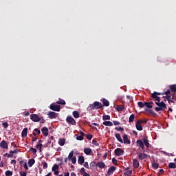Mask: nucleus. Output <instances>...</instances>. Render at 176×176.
<instances>
[{
	"label": "nucleus",
	"instance_id": "28",
	"mask_svg": "<svg viewBox=\"0 0 176 176\" xmlns=\"http://www.w3.org/2000/svg\"><path fill=\"white\" fill-rule=\"evenodd\" d=\"M72 115L74 118H75V119H78L80 116L79 112H78L77 111H74Z\"/></svg>",
	"mask_w": 176,
	"mask_h": 176
},
{
	"label": "nucleus",
	"instance_id": "35",
	"mask_svg": "<svg viewBox=\"0 0 176 176\" xmlns=\"http://www.w3.org/2000/svg\"><path fill=\"white\" fill-rule=\"evenodd\" d=\"M36 148L40 151V152H42V148H43V144H38L36 146Z\"/></svg>",
	"mask_w": 176,
	"mask_h": 176
},
{
	"label": "nucleus",
	"instance_id": "16",
	"mask_svg": "<svg viewBox=\"0 0 176 176\" xmlns=\"http://www.w3.org/2000/svg\"><path fill=\"white\" fill-rule=\"evenodd\" d=\"M28 134V129H27V128L23 129L21 132L22 138H25V137H27Z\"/></svg>",
	"mask_w": 176,
	"mask_h": 176
},
{
	"label": "nucleus",
	"instance_id": "59",
	"mask_svg": "<svg viewBox=\"0 0 176 176\" xmlns=\"http://www.w3.org/2000/svg\"><path fill=\"white\" fill-rule=\"evenodd\" d=\"M34 131H36V133H37L38 135H39V134H41V130H39L37 128L34 129Z\"/></svg>",
	"mask_w": 176,
	"mask_h": 176
},
{
	"label": "nucleus",
	"instance_id": "38",
	"mask_svg": "<svg viewBox=\"0 0 176 176\" xmlns=\"http://www.w3.org/2000/svg\"><path fill=\"white\" fill-rule=\"evenodd\" d=\"M58 168H59V166L57 165V164H55L52 166V171H56V170H58Z\"/></svg>",
	"mask_w": 176,
	"mask_h": 176
},
{
	"label": "nucleus",
	"instance_id": "32",
	"mask_svg": "<svg viewBox=\"0 0 176 176\" xmlns=\"http://www.w3.org/2000/svg\"><path fill=\"white\" fill-rule=\"evenodd\" d=\"M134 119H135V116L134 114H131L129 119V122L131 123L132 122H134Z\"/></svg>",
	"mask_w": 176,
	"mask_h": 176
},
{
	"label": "nucleus",
	"instance_id": "64",
	"mask_svg": "<svg viewBox=\"0 0 176 176\" xmlns=\"http://www.w3.org/2000/svg\"><path fill=\"white\" fill-rule=\"evenodd\" d=\"M171 93V89H168L166 92L165 94L166 96H168Z\"/></svg>",
	"mask_w": 176,
	"mask_h": 176
},
{
	"label": "nucleus",
	"instance_id": "54",
	"mask_svg": "<svg viewBox=\"0 0 176 176\" xmlns=\"http://www.w3.org/2000/svg\"><path fill=\"white\" fill-rule=\"evenodd\" d=\"M113 123L114 126H119L120 124V122L116 120L113 121Z\"/></svg>",
	"mask_w": 176,
	"mask_h": 176
},
{
	"label": "nucleus",
	"instance_id": "34",
	"mask_svg": "<svg viewBox=\"0 0 176 176\" xmlns=\"http://www.w3.org/2000/svg\"><path fill=\"white\" fill-rule=\"evenodd\" d=\"M116 109H117L118 112H122V111H123V109H124V107H123L122 105H119V106H117Z\"/></svg>",
	"mask_w": 176,
	"mask_h": 176
},
{
	"label": "nucleus",
	"instance_id": "22",
	"mask_svg": "<svg viewBox=\"0 0 176 176\" xmlns=\"http://www.w3.org/2000/svg\"><path fill=\"white\" fill-rule=\"evenodd\" d=\"M78 164H80V165L83 164V163H85V157L80 156L78 160Z\"/></svg>",
	"mask_w": 176,
	"mask_h": 176
},
{
	"label": "nucleus",
	"instance_id": "21",
	"mask_svg": "<svg viewBox=\"0 0 176 176\" xmlns=\"http://www.w3.org/2000/svg\"><path fill=\"white\" fill-rule=\"evenodd\" d=\"M144 146L145 145L147 148H149V142L148 141V138H144L143 140Z\"/></svg>",
	"mask_w": 176,
	"mask_h": 176
},
{
	"label": "nucleus",
	"instance_id": "60",
	"mask_svg": "<svg viewBox=\"0 0 176 176\" xmlns=\"http://www.w3.org/2000/svg\"><path fill=\"white\" fill-rule=\"evenodd\" d=\"M43 170H46V168H47V164L46 162H44L43 165Z\"/></svg>",
	"mask_w": 176,
	"mask_h": 176
},
{
	"label": "nucleus",
	"instance_id": "63",
	"mask_svg": "<svg viewBox=\"0 0 176 176\" xmlns=\"http://www.w3.org/2000/svg\"><path fill=\"white\" fill-rule=\"evenodd\" d=\"M112 162L113 164H118V160L116 158H113Z\"/></svg>",
	"mask_w": 176,
	"mask_h": 176
},
{
	"label": "nucleus",
	"instance_id": "31",
	"mask_svg": "<svg viewBox=\"0 0 176 176\" xmlns=\"http://www.w3.org/2000/svg\"><path fill=\"white\" fill-rule=\"evenodd\" d=\"M168 168H176V164L174 162H170L168 166Z\"/></svg>",
	"mask_w": 176,
	"mask_h": 176
},
{
	"label": "nucleus",
	"instance_id": "52",
	"mask_svg": "<svg viewBox=\"0 0 176 176\" xmlns=\"http://www.w3.org/2000/svg\"><path fill=\"white\" fill-rule=\"evenodd\" d=\"M92 144H94V145H95V146H98V142H97V140H92Z\"/></svg>",
	"mask_w": 176,
	"mask_h": 176
},
{
	"label": "nucleus",
	"instance_id": "2",
	"mask_svg": "<svg viewBox=\"0 0 176 176\" xmlns=\"http://www.w3.org/2000/svg\"><path fill=\"white\" fill-rule=\"evenodd\" d=\"M68 160L72 161V163L73 164H75L76 163V157H74V151H72L69 155H68Z\"/></svg>",
	"mask_w": 176,
	"mask_h": 176
},
{
	"label": "nucleus",
	"instance_id": "6",
	"mask_svg": "<svg viewBox=\"0 0 176 176\" xmlns=\"http://www.w3.org/2000/svg\"><path fill=\"white\" fill-rule=\"evenodd\" d=\"M116 170V167L115 166H111L107 171V173L106 174V176H110L112 175V174H113V173H115Z\"/></svg>",
	"mask_w": 176,
	"mask_h": 176
},
{
	"label": "nucleus",
	"instance_id": "18",
	"mask_svg": "<svg viewBox=\"0 0 176 176\" xmlns=\"http://www.w3.org/2000/svg\"><path fill=\"white\" fill-rule=\"evenodd\" d=\"M133 166L134 168H138L140 167V162H138V160L134 159L133 161Z\"/></svg>",
	"mask_w": 176,
	"mask_h": 176
},
{
	"label": "nucleus",
	"instance_id": "20",
	"mask_svg": "<svg viewBox=\"0 0 176 176\" xmlns=\"http://www.w3.org/2000/svg\"><path fill=\"white\" fill-rule=\"evenodd\" d=\"M115 137L118 140V141H119V142H121V144H123V140L122 139V137L120 136V133H116Z\"/></svg>",
	"mask_w": 176,
	"mask_h": 176
},
{
	"label": "nucleus",
	"instance_id": "48",
	"mask_svg": "<svg viewBox=\"0 0 176 176\" xmlns=\"http://www.w3.org/2000/svg\"><path fill=\"white\" fill-rule=\"evenodd\" d=\"M144 105L146 107V108H152V105L150 104L149 102H144Z\"/></svg>",
	"mask_w": 176,
	"mask_h": 176
},
{
	"label": "nucleus",
	"instance_id": "44",
	"mask_svg": "<svg viewBox=\"0 0 176 176\" xmlns=\"http://www.w3.org/2000/svg\"><path fill=\"white\" fill-rule=\"evenodd\" d=\"M4 157H13V154L5 153L3 155Z\"/></svg>",
	"mask_w": 176,
	"mask_h": 176
},
{
	"label": "nucleus",
	"instance_id": "45",
	"mask_svg": "<svg viewBox=\"0 0 176 176\" xmlns=\"http://www.w3.org/2000/svg\"><path fill=\"white\" fill-rule=\"evenodd\" d=\"M155 111H156V112H159L160 111H164V110L161 107H155Z\"/></svg>",
	"mask_w": 176,
	"mask_h": 176
},
{
	"label": "nucleus",
	"instance_id": "41",
	"mask_svg": "<svg viewBox=\"0 0 176 176\" xmlns=\"http://www.w3.org/2000/svg\"><path fill=\"white\" fill-rule=\"evenodd\" d=\"M138 105L140 107V108H144V107H145V103L142 102H138Z\"/></svg>",
	"mask_w": 176,
	"mask_h": 176
},
{
	"label": "nucleus",
	"instance_id": "25",
	"mask_svg": "<svg viewBox=\"0 0 176 176\" xmlns=\"http://www.w3.org/2000/svg\"><path fill=\"white\" fill-rule=\"evenodd\" d=\"M152 167L154 170H157V168H159V164H157V162L153 161L152 162Z\"/></svg>",
	"mask_w": 176,
	"mask_h": 176
},
{
	"label": "nucleus",
	"instance_id": "3",
	"mask_svg": "<svg viewBox=\"0 0 176 176\" xmlns=\"http://www.w3.org/2000/svg\"><path fill=\"white\" fill-rule=\"evenodd\" d=\"M50 109L52 111H55L56 112H60L61 108L60 107V105L58 104H51L50 106Z\"/></svg>",
	"mask_w": 176,
	"mask_h": 176
},
{
	"label": "nucleus",
	"instance_id": "58",
	"mask_svg": "<svg viewBox=\"0 0 176 176\" xmlns=\"http://www.w3.org/2000/svg\"><path fill=\"white\" fill-rule=\"evenodd\" d=\"M30 151H32V153H36L37 151L36 148L32 147L30 148Z\"/></svg>",
	"mask_w": 176,
	"mask_h": 176
},
{
	"label": "nucleus",
	"instance_id": "5",
	"mask_svg": "<svg viewBox=\"0 0 176 176\" xmlns=\"http://www.w3.org/2000/svg\"><path fill=\"white\" fill-rule=\"evenodd\" d=\"M114 153L116 156H122L123 153H124V151L121 148H117L114 151Z\"/></svg>",
	"mask_w": 176,
	"mask_h": 176
},
{
	"label": "nucleus",
	"instance_id": "37",
	"mask_svg": "<svg viewBox=\"0 0 176 176\" xmlns=\"http://www.w3.org/2000/svg\"><path fill=\"white\" fill-rule=\"evenodd\" d=\"M103 120H111V116L109 115H104L102 116Z\"/></svg>",
	"mask_w": 176,
	"mask_h": 176
},
{
	"label": "nucleus",
	"instance_id": "46",
	"mask_svg": "<svg viewBox=\"0 0 176 176\" xmlns=\"http://www.w3.org/2000/svg\"><path fill=\"white\" fill-rule=\"evenodd\" d=\"M80 173L82 175H84L85 173H86V170H85V168H81L80 170Z\"/></svg>",
	"mask_w": 176,
	"mask_h": 176
},
{
	"label": "nucleus",
	"instance_id": "15",
	"mask_svg": "<svg viewBox=\"0 0 176 176\" xmlns=\"http://www.w3.org/2000/svg\"><path fill=\"white\" fill-rule=\"evenodd\" d=\"M0 146L1 148H3V149H8V142H6L5 140H3L0 142Z\"/></svg>",
	"mask_w": 176,
	"mask_h": 176
},
{
	"label": "nucleus",
	"instance_id": "43",
	"mask_svg": "<svg viewBox=\"0 0 176 176\" xmlns=\"http://www.w3.org/2000/svg\"><path fill=\"white\" fill-rule=\"evenodd\" d=\"M115 130H117V131H124V129H123V127H122V126L116 127Z\"/></svg>",
	"mask_w": 176,
	"mask_h": 176
},
{
	"label": "nucleus",
	"instance_id": "19",
	"mask_svg": "<svg viewBox=\"0 0 176 176\" xmlns=\"http://www.w3.org/2000/svg\"><path fill=\"white\" fill-rule=\"evenodd\" d=\"M100 101L102 102L103 105L104 107H109V101H108V100L102 98Z\"/></svg>",
	"mask_w": 176,
	"mask_h": 176
},
{
	"label": "nucleus",
	"instance_id": "24",
	"mask_svg": "<svg viewBox=\"0 0 176 176\" xmlns=\"http://www.w3.org/2000/svg\"><path fill=\"white\" fill-rule=\"evenodd\" d=\"M28 164L29 167L34 166V164H35V160L34 158L29 160Z\"/></svg>",
	"mask_w": 176,
	"mask_h": 176
},
{
	"label": "nucleus",
	"instance_id": "17",
	"mask_svg": "<svg viewBox=\"0 0 176 176\" xmlns=\"http://www.w3.org/2000/svg\"><path fill=\"white\" fill-rule=\"evenodd\" d=\"M48 116L50 119H56V118H57L56 113L54 111H50L48 113Z\"/></svg>",
	"mask_w": 176,
	"mask_h": 176
},
{
	"label": "nucleus",
	"instance_id": "61",
	"mask_svg": "<svg viewBox=\"0 0 176 176\" xmlns=\"http://www.w3.org/2000/svg\"><path fill=\"white\" fill-rule=\"evenodd\" d=\"M86 137L87 140H91V138H93V135L90 134L87 135Z\"/></svg>",
	"mask_w": 176,
	"mask_h": 176
},
{
	"label": "nucleus",
	"instance_id": "40",
	"mask_svg": "<svg viewBox=\"0 0 176 176\" xmlns=\"http://www.w3.org/2000/svg\"><path fill=\"white\" fill-rule=\"evenodd\" d=\"M6 176H12V175H13V172L11 170H6Z\"/></svg>",
	"mask_w": 176,
	"mask_h": 176
},
{
	"label": "nucleus",
	"instance_id": "62",
	"mask_svg": "<svg viewBox=\"0 0 176 176\" xmlns=\"http://www.w3.org/2000/svg\"><path fill=\"white\" fill-rule=\"evenodd\" d=\"M83 166L85 168H89V163L87 162H85Z\"/></svg>",
	"mask_w": 176,
	"mask_h": 176
},
{
	"label": "nucleus",
	"instance_id": "10",
	"mask_svg": "<svg viewBox=\"0 0 176 176\" xmlns=\"http://www.w3.org/2000/svg\"><path fill=\"white\" fill-rule=\"evenodd\" d=\"M151 100H154V101H157V102H160V97L157 96L156 94L154 92L151 94Z\"/></svg>",
	"mask_w": 176,
	"mask_h": 176
},
{
	"label": "nucleus",
	"instance_id": "23",
	"mask_svg": "<svg viewBox=\"0 0 176 176\" xmlns=\"http://www.w3.org/2000/svg\"><path fill=\"white\" fill-rule=\"evenodd\" d=\"M135 127L139 131H142L143 130L142 125H141V124H138V122L135 123Z\"/></svg>",
	"mask_w": 176,
	"mask_h": 176
},
{
	"label": "nucleus",
	"instance_id": "49",
	"mask_svg": "<svg viewBox=\"0 0 176 176\" xmlns=\"http://www.w3.org/2000/svg\"><path fill=\"white\" fill-rule=\"evenodd\" d=\"M2 125L4 129H8V127H9V124H8V122H3Z\"/></svg>",
	"mask_w": 176,
	"mask_h": 176
},
{
	"label": "nucleus",
	"instance_id": "50",
	"mask_svg": "<svg viewBox=\"0 0 176 176\" xmlns=\"http://www.w3.org/2000/svg\"><path fill=\"white\" fill-rule=\"evenodd\" d=\"M21 176H27V172L25 171H21L19 172Z\"/></svg>",
	"mask_w": 176,
	"mask_h": 176
},
{
	"label": "nucleus",
	"instance_id": "11",
	"mask_svg": "<svg viewBox=\"0 0 176 176\" xmlns=\"http://www.w3.org/2000/svg\"><path fill=\"white\" fill-rule=\"evenodd\" d=\"M138 157L139 160H144L148 157V155H146V153H140L138 155Z\"/></svg>",
	"mask_w": 176,
	"mask_h": 176
},
{
	"label": "nucleus",
	"instance_id": "47",
	"mask_svg": "<svg viewBox=\"0 0 176 176\" xmlns=\"http://www.w3.org/2000/svg\"><path fill=\"white\" fill-rule=\"evenodd\" d=\"M76 140H77L78 141H83V136H82V135H78V136L76 137Z\"/></svg>",
	"mask_w": 176,
	"mask_h": 176
},
{
	"label": "nucleus",
	"instance_id": "4",
	"mask_svg": "<svg viewBox=\"0 0 176 176\" xmlns=\"http://www.w3.org/2000/svg\"><path fill=\"white\" fill-rule=\"evenodd\" d=\"M30 119L32 120V122H41V117H38V116L36 114H31Z\"/></svg>",
	"mask_w": 176,
	"mask_h": 176
},
{
	"label": "nucleus",
	"instance_id": "14",
	"mask_svg": "<svg viewBox=\"0 0 176 176\" xmlns=\"http://www.w3.org/2000/svg\"><path fill=\"white\" fill-rule=\"evenodd\" d=\"M122 141H123L124 144H131V142H130V140H129V136L126 134L123 135Z\"/></svg>",
	"mask_w": 176,
	"mask_h": 176
},
{
	"label": "nucleus",
	"instance_id": "12",
	"mask_svg": "<svg viewBox=\"0 0 176 176\" xmlns=\"http://www.w3.org/2000/svg\"><path fill=\"white\" fill-rule=\"evenodd\" d=\"M84 153H85V155H87V156L91 155V153H93V151L91 150V148H84Z\"/></svg>",
	"mask_w": 176,
	"mask_h": 176
},
{
	"label": "nucleus",
	"instance_id": "42",
	"mask_svg": "<svg viewBox=\"0 0 176 176\" xmlns=\"http://www.w3.org/2000/svg\"><path fill=\"white\" fill-rule=\"evenodd\" d=\"M146 120H138L137 121L138 124H142L143 123H146Z\"/></svg>",
	"mask_w": 176,
	"mask_h": 176
},
{
	"label": "nucleus",
	"instance_id": "33",
	"mask_svg": "<svg viewBox=\"0 0 176 176\" xmlns=\"http://www.w3.org/2000/svg\"><path fill=\"white\" fill-rule=\"evenodd\" d=\"M131 174H133V170H129L124 173V176H131Z\"/></svg>",
	"mask_w": 176,
	"mask_h": 176
},
{
	"label": "nucleus",
	"instance_id": "29",
	"mask_svg": "<svg viewBox=\"0 0 176 176\" xmlns=\"http://www.w3.org/2000/svg\"><path fill=\"white\" fill-rule=\"evenodd\" d=\"M56 104H58L59 105H65L66 102L63 99H59V100L56 101Z\"/></svg>",
	"mask_w": 176,
	"mask_h": 176
},
{
	"label": "nucleus",
	"instance_id": "57",
	"mask_svg": "<svg viewBox=\"0 0 176 176\" xmlns=\"http://www.w3.org/2000/svg\"><path fill=\"white\" fill-rule=\"evenodd\" d=\"M96 166H97V164L94 162H92L90 163V166L91 167H96Z\"/></svg>",
	"mask_w": 176,
	"mask_h": 176
},
{
	"label": "nucleus",
	"instance_id": "8",
	"mask_svg": "<svg viewBox=\"0 0 176 176\" xmlns=\"http://www.w3.org/2000/svg\"><path fill=\"white\" fill-rule=\"evenodd\" d=\"M155 104L157 105V107H160L164 110L167 109V105L166 104V103H164V102H155Z\"/></svg>",
	"mask_w": 176,
	"mask_h": 176
},
{
	"label": "nucleus",
	"instance_id": "53",
	"mask_svg": "<svg viewBox=\"0 0 176 176\" xmlns=\"http://www.w3.org/2000/svg\"><path fill=\"white\" fill-rule=\"evenodd\" d=\"M162 174H164V170L160 169L159 173H157L158 176H160Z\"/></svg>",
	"mask_w": 176,
	"mask_h": 176
},
{
	"label": "nucleus",
	"instance_id": "30",
	"mask_svg": "<svg viewBox=\"0 0 176 176\" xmlns=\"http://www.w3.org/2000/svg\"><path fill=\"white\" fill-rule=\"evenodd\" d=\"M103 124L104 126H113V123H112V122L111 121H104L103 122Z\"/></svg>",
	"mask_w": 176,
	"mask_h": 176
},
{
	"label": "nucleus",
	"instance_id": "55",
	"mask_svg": "<svg viewBox=\"0 0 176 176\" xmlns=\"http://www.w3.org/2000/svg\"><path fill=\"white\" fill-rule=\"evenodd\" d=\"M88 108H89L90 109H96V108L94 107V104H90L88 107Z\"/></svg>",
	"mask_w": 176,
	"mask_h": 176
},
{
	"label": "nucleus",
	"instance_id": "56",
	"mask_svg": "<svg viewBox=\"0 0 176 176\" xmlns=\"http://www.w3.org/2000/svg\"><path fill=\"white\" fill-rule=\"evenodd\" d=\"M147 111H148V112L149 113H151V115H156V113H155V111H153V110H152V109H148Z\"/></svg>",
	"mask_w": 176,
	"mask_h": 176
},
{
	"label": "nucleus",
	"instance_id": "27",
	"mask_svg": "<svg viewBox=\"0 0 176 176\" xmlns=\"http://www.w3.org/2000/svg\"><path fill=\"white\" fill-rule=\"evenodd\" d=\"M58 144L60 146H64V145H65V139H59Z\"/></svg>",
	"mask_w": 176,
	"mask_h": 176
},
{
	"label": "nucleus",
	"instance_id": "7",
	"mask_svg": "<svg viewBox=\"0 0 176 176\" xmlns=\"http://www.w3.org/2000/svg\"><path fill=\"white\" fill-rule=\"evenodd\" d=\"M136 145H137V146H139V148H141V149H142V151H144V149H145V146L144 145V141H142L141 140H138L136 141Z\"/></svg>",
	"mask_w": 176,
	"mask_h": 176
},
{
	"label": "nucleus",
	"instance_id": "26",
	"mask_svg": "<svg viewBox=\"0 0 176 176\" xmlns=\"http://www.w3.org/2000/svg\"><path fill=\"white\" fill-rule=\"evenodd\" d=\"M96 166L99 167V168H105V164L103 162H98Z\"/></svg>",
	"mask_w": 176,
	"mask_h": 176
},
{
	"label": "nucleus",
	"instance_id": "51",
	"mask_svg": "<svg viewBox=\"0 0 176 176\" xmlns=\"http://www.w3.org/2000/svg\"><path fill=\"white\" fill-rule=\"evenodd\" d=\"M40 123H46V120L43 117H40Z\"/></svg>",
	"mask_w": 176,
	"mask_h": 176
},
{
	"label": "nucleus",
	"instance_id": "9",
	"mask_svg": "<svg viewBox=\"0 0 176 176\" xmlns=\"http://www.w3.org/2000/svg\"><path fill=\"white\" fill-rule=\"evenodd\" d=\"M41 133H43L44 137H47L49 135V129L47 127L44 126L41 129Z\"/></svg>",
	"mask_w": 176,
	"mask_h": 176
},
{
	"label": "nucleus",
	"instance_id": "36",
	"mask_svg": "<svg viewBox=\"0 0 176 176\" xmlns=\"http://www.w3.org/2000/svg\"><path fill=\"white\" fill-rule=\"evenodd\" d=\"M170 89L172 93H175L176 92V86H175V85H170Z\"/></svg>",
	"mask_w": 176,
	"mask_h": 176
},
{
	"label": "nucleus",
	"instance_id": "39",
	"mask_svg": "<svg viewBox=\"0 0 176 176\" xmlns=\"http://www.w3.org/2000/svg\"><path fill=\"white\" fill-rule=\"evenodd\" d=\"M164 98H166L167 101H168V102H174L173 100H171V96H168L167 95L166 96H164Z\"/></svg>",
	"mask_w": 176,
	"mask_h": 176
},
{
	"label": "nucleus",
	"instance_id": "1",
	"mask_svg": "<svg viewBox=\"0 0 176 176\" xmlns=\"http://www.w3.org/2000/svg\"><path fill=\"white\" fill-rule=\"evenodd\" d=\"M66 122L68 123V124H72V126H76V121H75V119L72 118V116H69L66 118Z\"/></svg>",
	"mask_w": 176,
	"mask_h": 176
},
{
	"label": "nucleus",
	"instance_id": "13",
	"mask_svg": "<svg viewBox=\"0 0 176 176\" xmlns=\"http://www.w3.org/2000/svg\"><path fill=\"white\" fill-rule=\"evenodd\" d=\"M94 107L96 109H100L102 108V104H101L100 102L96 101L94 102Z\"/></svg>",
	"mask_w": 176,
	"mask_h": 176
}]
</instances>
